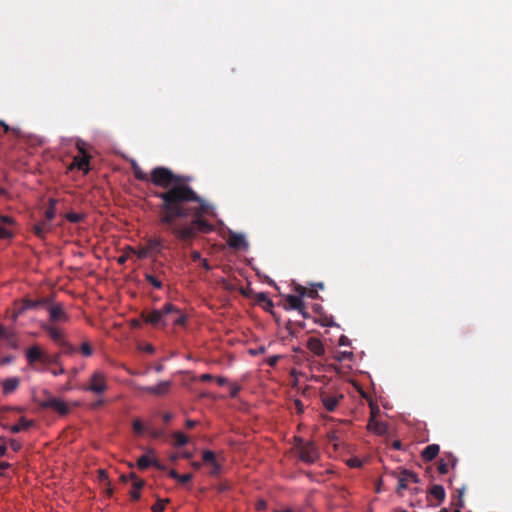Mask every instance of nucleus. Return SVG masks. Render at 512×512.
<instances>
[{
    "label": "nucleus",
    "instance_id": "72a5a7b5",
    "mask_svg": "<svg viewBox=\"0 0 512 512\" xmlns=\"http://www.w3.org/2000/svg\"><path fill=\"white\" fill-rule=\"evenodd\" d=\"M66 219L71 223H79L83 220L84 216L79 213L69 212L66 214Z\"/></svg>",
    "mask_w": 512,
    "mask_h": 512
},
{
    "label": "nucleus",
    "instance_id": "39448f33",
    "mask_svg": "<svg viewBox=\"0 0 512 512\" xmlns=\"http://www.w3.org/2000/svg\"><path fill=\"white\" fill-rule=\"evenodd\" d=\"M76 148L79 152V155L73 158L72 163L69 165L68 169H78L82 171L84 174H87L90 171V158L91 156L86 150V143L82 140H78L76 143Z\"/></svg>",
    "mask_w": 512,
    "mask_h": 512
},
{
    "label": "nucleus",
    "instance_id": "f3484780",
    "mask_svg": "<svg viewBox=\"0 0 512 512\" xmlns=\"http://www.w3.org/2000/svg\"><path fill=\"white\" fill-rule=\"evenodd\" d=\"M286 305L285 309L291 310H302L304 308V301L296 295H287L285 297Z\"/></svg>",
    "mask_w": 512,
    "mask_h": 512
},
{
    "label": "nucleus",
    "instance_id": "1a4fd4ad",
    "mask_svg": "<svg viewBox=\"0 0 512 512\" xmlns=\"http://www.w3.org/2000/svg\"><path fill=\"white\" fill-rule=\"evenodd\" d=\"M47 307L49 312V320L52 323L68 322L70 320V316L65 311L62 304H49Z\"/></svg>",
    "mask_w": 512,
    "mask_h": 512
},
{
    "label": "nucleus",
    "instance_id": "f03ea898",
    "mask_svg": "<svg viewBox=\"0 0 512 512\" xmlns=\"http://www.w3.org/2000/svg\"><path fill=\"white\" fill-rule=\"evenodd\" d=\"M176 315L173 318V324L176 326H185L187 316L177 306L172 303H166L161 309H154L149 313L143 311L141 318L143 322L152 325L156 328H165L168 326V317Z\"/></svg>",
    "mask_w": 512,
    "mask_h": 512
},
{
    "label": "nucleus",
    "instance_id": "2eb2a0df",
    "mask_svg": "<svg viewBox=\"0 0 512 512\" xmlns=\"http://www.w3.org/2000/svg\"><path fill=\"white\" fill-rule=\"evenodd\" d=\"M202 458L206 464H210L212 466V469L210 471L211 475H217L220 472L221 467L219 463L216 461L215 453L213 451H203Z\"/></svg>",
    "mask_w": 512,
    "mask_h": 512
},
{
    "label": "nucleus",
    "instance_id": "de8ad7c7",
    "mask_svg": "<svg viewBox=\"0 0 512 512\" xmlns=\"http://www.w3.org/2000/svg\"><path fill=\"white\" fill-rule=\"evenodd\" d=\"M306 297H309V298H312V299H317L319 297L318 295V291L317 289L315 288H308L307 289V293L305 294Z\"/></svg>",
    "mask_w": 512,
    "mask_h": 512
},
{
    "label": "nucleus",
    "instance_id": "0eeeda50",
    "mask_svg": "<svg viewBox=\"0 0 512 512\" xmlns=\"http://www.w3.org/2000/svg\"><path fill=\"white\" fill-rule=\"evenodd\" d=\"M344 399V395L342 393H330L328 391L320 392V401L323 407L328 412H333L339 405V403Z\"/></svg>",
    "mask_w": 512,
    "mask_h": 512
},
{
    "label": "nucleus",
    "instance_id": "58836bf2",
    "mask_svg": "<svg viewBox=\"0 0 512 512\" xmlns=\"http://www.w3.org/2000/svg\"><path fill=\"white\" fill-rule=\"evenodd\" d=\"M13 237V233L7 227L0 225V239H9Z\"/></svg>",
    "mask_w": 512,
    "mask_h": 512
},
{
    "label": "nucleus",
    "instance_id": "8fccbe9b",
    "mask_svg": "<svg viewBox=\"0 0 512 512\" xmlns=\"http://www.w3.org/2000/svg\"><path fill=\"white\" fill-rule=\"evenodd\" d=\"M0 127L4 128V132L8 133L10 131L17 132L16 129L11 128L9 125H7L3 120H0Z\"/></svg>",
    "mask_w": 512,
    "mask_h": 512
},
{
    "label": "nucleus",
    "instance_id": "ddd939ff",
    "mask_svg": "<svg viewBox=\"0 0 512 512\" xmlns=\"http://www.w3.org/2000/svg\"><path fill=\"white\" fill-rule=\"evenodd\" d=\"M171 385V381H161L156 386H147L142 388V390L150 394L162 396L169 392Z\"/></svg>",
    "mask_w": 512,
    "mask_h": 512
},
{
    "label": "nucleus",
    "instance_id": "5701e85b",
    "mask_svg": "<svg viewBox=\"0 0 512 512\" xmlns=\"http://www.w3.org/2000/svg\"><path fill=\"white\" fill-rule=\"evenodd\" d=\"M34 425L33 420H27L26 418H20L19 422L10 427L12 433H19L23 430H27Z\"/></svg>",
    "mask_w": 512,
    "mask_h": 512
},
{
    "label": "nucleus",
    "instance_id": "69168bd1",
    "mask_svg": "<svg viewBox=\"0 0 512 512\" xmlns=\"http://www.w3.org/2000/svg\"><path fill=\"white\" fill-rule=\"evenodd\" d=\"M99 476H100L101 480H107L108 479V476H107V474H106V472L104 470H100L99 471Z\"/></svg>",
    "mask_w": 512,
    "mask_h": 512
},
{
    "label": "nucleus",
    "instance_id": "f704fd0d",
    "mask_svg": "<svg viewBox=\"0 0 512 512\" xmlns=\"http://www.w3.org/2000/svg\"><path fill=\"white\" fill-rule=\"evenodd\" d=\"M129 478L134 480L132 486H133V489H135V490L139 491L145 484L144 480L137 478V476L134 473H131L129 475Z\"/></svg>",
    "mask_w": 512,
    "mask_h": 512
},
{
    "label": "nucleus",
    "instance_id": "13d9d810",
    "mask_svg": "<svg viewBox=\"0 0 512 512\" xmlns=\"http://www.w3.org/2000/svg\"><path fill=\"white\" fill-rule=\"evenodd\" d=\"M13 361V357L12 356H6L4 358L1 359L0 361V365H5V364H9Z\"/></svg>",
    "mask_w": 512,
    "mask_h": 512
},
{
    "label": "nucleus",
    "instance_id": "7c9ffc66",
    "mask_svg": "<svg viewBox=\"0 0 512 512\" xmlns=\"http://www.w3.org/2000/svg\"><path fill=\"white\" fill-rule=\"evenodd\" d=\"M79 351L84 357H90L93 354L94 350L88 341H84L81 344Z\"/></svg>",
    "mask_w": 512,
    "mask_h": 512
},
{
    "label": "nucleus",
    "instance_id": "393cba45",
    "mask_svg": "<svg viewBox=\"0 0 512 512\" xmlns=\"http://www.w3.org/2000/svg\"><path fill=\"white\" fill-rule=\"evenodd\" d=\"M256 301L258 304L262 305L266 311H271L274 307L273 301L264 292H260L256 295Z\"/></svg>",
    "mask_w": 512,
    "mask_h": 512
},
{
    "label": "nucleus",
    "instance_id": "4d7b16f0",
    "mask_svg": "<svg viewBox=\"0 0 512 512\" xmlns=\"http://www.w3.org/2000/svg\"><path fill=\"white\" fill-rule=\"evenodd\" d=\"M278 360H279V356H272L268 359L267 363L269 366L273 367L277 364Z\"/></svg>",
    "mask_w": 512,
    "mask_h": 512
},
{
    "label": "nucleus",
    "instance_id": "20e7f679",
    "mask_svg": "<svg viewBox=\"0 0 512 512\" xmlns=\"http://www.w3.org/2000/svg\"><path fill=\"white\" fill-rule=\"evenodd\" d=\"M82 390L95 395L105 393L108 390L106 374L100 370L94 371L89 377L87 384L82 387Z\"/></svg>",
    "mask_w": 512,
    "mask_h": 512
},
{
    "label": "nucleus",
    "instance_id": "774afa93",
    "mask_svg": "<svg viewBox=\"0 0 512 512\" xmlns=\"http://www.w3.org/2000/svg\"><path fill=\"white\" fill-rule=\"evenodd\" d=\"M172 419V415L170 413H166L163 415L164 422L168 423Z\"/></svg>",
    "mask_w": 512,
    "mask_h": 512
},
{
    "label": "nucleus",
    "instance_id": "c9c22d12",
    "mask_svg": "<svg viewBox=\"0 0 512 512\" xmlns=\"http://www.w3.org/2000/svg\"><path fill=\"white\" fill-rule=\"evenodd\" d=\"M61 347L64 354L73 355L76 352V348L66 340L61 344Z\"/></svg>",
    "mask_w": 512,
    "mask_h": 512
},
{
    "label": "nucleus",
    "instance_id": "5fc2aeb1",
    "mask_svg": "<svg viewBox=\"0 0 512 512\" xmlns=\"http://www.w3.org/2000/svg\"><path fill=\"white\" fill-rule=\"evenodd\" d=\"M130 496L132 498V500L134 501H138L140 499V492L138 490H135L133 489L131 492H130Z\"/></svg>",
    "mask_w": 512,
    "mask_h": 512
},
{
    "label": "nucleus",
    "instance_id": "2f4dec72",
    "mask_svg": "<svg viewBox=\"0 0 512 512\" xmlns=\"http://www.w3.org/2000/svg\"><path fill=\"white\" fill-rule=\"evenodd\" d=\"M60 363V353H56L54 355H48L45 353L43 364H59Z\"/></svg>",
    "mask_w": 512,
    "mask_h": 512
},
{
    "label": "nucleus",
    "instance_id": "37998d69",
    "mask_svg": "<svg viewBox=\"0 0 512 512\" xmlns=\"http://www.w3.org/2000/svg\"><path fill=\"white\" fill-rule=\"evenodd\" d=\"M371 413L370 419H376L378 414L380 413V409L376 404L370 403Z\"/></svg>",
    "mask_w": 512,
    "mask_h": 512
},
{
    "label": "nucleus",
    "instance_id": "49530a36",
    "mask_svg": "<svg viewBox=\"0 0 512 512\" xmlns=\"http://www.w3.org/2000/svg\"><path fill=\"white\" fill-rule=\"evenodd\" d=\"M294 406L297 414H302L304 412V404L299 399L294 400Z\"/></svg>",
    "mask_w": 512,
    "mask_h": 512
},
{
    "label": "nucleus",
    "instance_id": "c03bdc74",
    "mask_svg": "<svg viewBox=\"0 0 512 512\" xmlns=\"http://www.w3.org/2000/svg\"><path fill=\"white\" fill-rule=\"evenodd\" d=\"M192 474L188 473V474H183V475H180L179 474V477H178V482H180L181 484H186L188 482H190L192 480Z\"/></svg>",
    "mask_w": 512,
    "mask_h": 512
},
{
    "label": "nucleus",
    "instance_id": "bb28decb",
    "mask_svg": "<svg viewBox=\"0 0 512 512\" xmlns=\"http://www.w3.org/2000/svg\"><path fill=\"white\" fill-rule=\"evenodd\" d=\"M464 487L457 490V495H454L452 497V505L461 511V509L464 507Z\"/></svg>",
    "mask_w": 512,
    "mask_h": 512
},
{
    "label": "nucleus",
    "instance_id": "6ab92c4d",
    "mask_svg": "<svg viewBox=\"0 0 512 512\" xmlns=\"http://www.w3.org/2000/svg\"><path fill=\"white\" fill-rule=\"evenodd\" d=\"M20 385V379L18 377L7 378L2 383L3 393L9 395L13 393Z\"/></svg>",
    "mask_w": 512,
    "mask_h": 512
},
{
    "label": "nucleus",
    "instance_id": "79ce46f5",
    "mask_svg": "<svg viewBox=\"0 0 512 512\" xmlns=\"http://www.w3.org/2000/svg\"><path fill=\"white\" fill-rule=\"evenodd\" d=\"M0 223L3 225H13L14 219L10 216L0 214Z\"/></svg>",
    "mask_w": 512,
    "mask_h": 512
},
{
    "label": "nucleus",
    "instance_id": "423d86ee",
    "mask_svg": "<svg viewBox=\"0 0 512 512\" xmlns=\"http://www.w3.org/2000/svg\"><path fill=\"white\" fill-rule=\"evenodd\" d=\"M393 476L397 479V488L396 492L399 495H402V491L409 487L410 483H418L419 478L418 475L410 470L401 469L400 471H394Z\"/></svg>",
    "mask_w": 512,
    "mask_h": 512
},
{
    "label": "nucleus",
    "instance_id": "4be33fe9",
    "mask_svg": "<svg viewBox=\"0 0 512 512\" xmlns=\"http://www.w3.org/2000/svg\"><path fill=\"white\" fill-rule=\"evenodd\" d=\"M457 463V459L453 454L447 455V461L444 459H440L438 462L437 470L440 474H446L448 472V466L451 465L454 467Z\"/></svg>",
    "mask_w": 512,
    "mask_h": 512
},
{
    "label": "nucleus",
    "instance_id": "7ed1b4c3",
    "mask_svg": "<svg viewBox=\"0 0 512 512\" xmlns=\"http://www.w3.org/2000/svg\"><path fill=\"white\" fill-rule=\"evenodd\" d=\"M295 449L301 461L312 464L319 458L317 447L312 441H304L300 437H295Z\"/></svg>",
    "mask_w": 512,
    "mask_h": 512
},
{
    "label": "nucleus",
    "instance_id": "864d4df0",
    "mask_svg": "<svg viewBox=\"0 0 512 512\" xmlns=\"http://www.w3.org/2000/svg\"><path fill=\"white\" fill-rule=\"evenodd\" d=\"M214 379L216 380L217 384L220 385V386H224L228 383V380L227 378L225 377H222V376H218V377H214Z\"/></svg>",
    "mask_w": 512,
    "mask_h": 512
},
{
    "label": "nucleus",
    "instance_id": "ea45409f",
    "mask_svg": "<svg viewBox=\"0 0 512 512\" xmlns=\"http://www.w3.org/2000/svg\"><path fill=\"white\" fill-rule=\"evenodd\" d=\"M133 252L139 259H145L150 256L145 246L140 247L137 251L133 249Z\"/></svg>",
    "mask_w": 512,
    "mask_h": 512
},
{
    "label": "nucleus",
    "instance_id": "c85d7f7f",
    "mask_svg": "<svg viewBox=\"0 0 512 512\" xmlns=\"http://www.w3.org/2000/svg\"><path fill=\"white\" fill-rule=\"evenodd\" d=\"M50 229L49 224L47 222H42L34 225V233L38 237H44L45 233Z\"/></svg>",
    "mask_w": 512,
    "mask_h": 512
},
{
    "label": "nucleus",
    "instance_id": "e2e57ef3",
    "mask_svg": "<svg viewBox=\"0 0 512 512\" xmlns=\"http://www.w3.org/2000/svg\"><path fill=\"white\" fill-rule=\"evenodd\" d=\"M169 476H170L171 478H173V479L178 480L179 474H178V472H177L176 470H171V471L169 472Z\"/></svg>",
    "mask_w": 512,
    "mask_h": 512
},
{
    "label": "nucleus",
    "instance_id": "4c0bfd02",
    "mask_svg": "<svg viewBox=\"0 0 512 512\" xmlns=\"http://www.w3.org/2000/svg\"><path fill=\"white\" fill-rule=\"evenodd\" d=\"M168 502V500H158L153 506H152V512H163L165 508V503Z\"/></svg>",
    "mask_w": 512,
    "mask_h": 512
},
{
    "label": "nucleus",
    "instance_id": "6e6d98bb",
    "mask_svg": "<svg viewBox=\"0 0 512 512\" xmlns=\"http://www.w3.org/2000/svg\"><path fill=\"white\" fill-rule=\"evenodd\" d=\"M200 380H201L202 382L212 381V380H214V376H213V375H211V374H202V375L200 376Z\"/></svg>",
    "mask_w": 512,
    "mask_h": 512
},
{
    "label": "nucleus",
    "instance_id": "f8f14e48",
    "mask_svg": "<svg viewBox=\"0 0 512 512\" xmlns=\"http://www.w3.org/2000/svg\"><path fill=\"white\" fill-rule=\"evenodd\" d=\"M45 353L40 349L38 345L30 347L26 351V358L29 365L33 366L36 362L43 363Z\"/></svg>",
    "mask_w": 512,
    "mask_h": 512
},
{
    "label": "nucleus",
    "instance_id": "680f3d73",
    "mask_svg": "<svg viewBox=\"0 0 512 512\" xmlns=\"http://www.w3.org/2000/svg\"><path fill=\"white\" fill-rule=\"evenodd\" d=\"M201 263H202L203 268H204L206 271L211 270V266H210V264H209V262H208V260H207V259H202V260H201Z\"/></svg>",
    "mask_w": 512,
    "mask_h": 512
},
{
    "label": "nucleus",
    "instance_id": "a19ab883",
    "mask_svg": "<svg viewBox=\"0 0 512 512\" xmlns=\"http://www.w3.org/2000/svg\"><path fill=\"white\" fill-rule=\"evenodd\" d=\"M307 289L306 287L302 286V285H296L295 288H294V291L296 292V296L300 297L302 299V297H305V294L307 293Z\"/></svg>",
    "mask_w": 512,
    "mask_h": 512
},
{
    "label": "nucleus",
    "instance_id": "e433bc0d",
    "mask_svg": "<svg viewBox=\"0 0 512 512\" xmlns=\"http://www.w3.org/2000/svg\"><path fill=\"white\" fill-rule=\"evenodd\" d=\"M133 430L137 435H142L144 432V426L140 419H135L133 421Z\"/></svg>",
    "mask_w": 512,
    "mask_h": 512
},
{
    "label": "nucleus",
    "instance_id": "dca6fc26",
    "mask_svg": "<svg viewBox=\"0 0 512 512\" xmlns=\"http://www.w3.org/2000/svg\"><path fill=\"white\" fill-rule=\"evenodd\" d=\"M307 348L318 357L325 354V348L322 341L316 337H310L307 341Z\"/></svg>",
    "mask_w": 512,
    "mask_h": 512
},
{
    "label": "nucleus",
    "instance_id": "f257e3e1",
    "mask_svg": "<svg viewBox=\"0 0 512 512\" xmlns=\"http://www.w3.org/2000/svg\"><path fill=\"white\" fill-rule=\"evenodd\" d=\"M131 169L137 180L150 181L165 189L154 193L161 200L158 205L159 225L183 245H192L198 233L207 234L214 230L213 224L204 218V215L213 213V207L186 183L185 177L163 166L152 169L149 176L135 160L131 161Z\"/></svg>",
    "mask_w": 512,
    "mask_h": 512
},
{
    "label": "nucleus",
    "instance_id": "aec40b11",
    "mask_svg": "<svg viewBox=\"0 0 512 512\" xmlns=\"http://www.w3.org/2000/svg\"><path fill=\"white\" fill-rule=\"evenodd\" d=\"M150 255L160 253L163 248V241L160 238H150L144 245Z\"/></svg>",
    "mask_w": 512,
    "mask_h": 512
},
{
    "label": "nucleus",
    "instance_id": "9d476101",
    "mask_svg": "<svg viewBox=\"0 0 512 512\" xmlns=\"http://www.w3.org/2000/svg\"><path fill=\"white\" fill-rule=\"evenodd\" d=\"M228 245L236 250H245L248 248V242L244 235L231 232L227 241Z\"/></svg>",
    "mask_w": 512,
    "mask_h": 512
},
{
    "label": "nucleus",
    "instance_id": "bf43d9fd",
    "mask_svg": "<svg viewBox=\"0 0 512 512\" xmlns=\"http://www.w3.org/2000/svg\"><path fill=\"white\" fill-rule=\"evenodd\" d=\"M141 325H142L141 320H138V319H132V320H131V326H132L133 328H140V327H141Z\"/></svg>",
    "mask_w": 512,
    "mask_h": 512
},
{
    "label": "nucleus",
    "instance_id": "338daca9",
    "mask_svg": "<svg viewBox=\"0 0 512 512\" xmlns=\"http://www.w3.org/2000/svg\"><path fill=\"white\" fill-rule=\"evenodd\" d=\"M144 350L148 353H153L154 352V347L151 345V344H148L146 345V347L144 348Z\"/></svg>",
    "mask_w": 512,
    "mask_h": 512
},
{
    "label": "nucleus",
    "instance_id": "603ef678",
    "mask_svg": "<svg viewBox=\"0 0 512 512\" xmlns=\"http://www.w3.org/2000/svg\"><path fill=\"white\" fill-rule=\"evenodd\" d=\"M240 391V386L238 385H232L230 389V395L231 397H236Z\"/></svg>",
    "mask_w": 512,
    "mask_h": 512
},
{
    "label": "nucleus",
    "instance_id": "09e8293b",
    "mask_svg": "<svg viewBox=\"0 0 512 512\" xmlns=\"http://www.w3.org/2000/svg\"><path fill=\"white\" fill-rule=\"evenodd\" d=\"M347 464L350 467H360L361 466V461L358 458H351V459L348 460Z\"/></svg>",
    "mask_w": 512,
    "mask_h": 512
},
{
    "label": "nucleus",
    "instance_id": "052dcab7",
    "mask_svg": "<svg viewBox=\"0 0 512 512\" xmlns=\"http://www.w3.org/2000/svg\"><path fill=\"white\" fill-rule=\"evenodd\" d=\"M185 425L188 429H192L196 426V421L194 420H191V419H188L186 422H185Z\"/></svg>",
    "mask_w": 512,
    "mask_h": 512
},
{
    "label": "nucleus",
    "instance_id": "a211bd4d",
    "mask_svg": "<svg viewBox=\"0 0 512 512\" xmlns=\"http://www.w3.org/2000/svg\"><path fill=\"white\" fill-rule=\"evenodd\" d=\"M137 466L141 470H145L149 468L150 466H154L158 469H162V466L158 463L156 459H151L149 455L145 454L139 457L137 460Z\"/></svg>",
    "mask_w": 512,
    "mask_h": 512
},
{
    "label": "nucleus",
    "instance_id": "a878e982",
    "mask_svg": "<svg viewBox=\"0 0 512 512\" xmlns=\"http://www.w3.org/2000/svg\"><path fill=\"white\" fill-rule=\"evenodd\" d=\"M429 494L438 500V504L444 501L446 495L443 486L439 484L433 485L429 490Z\"/></svg>",
    "mask_w": 512,
    "mask_h": 512
},
{
    "label": "nucleus",
    "instance_id": "b1692460",
    "mask_svg": "<svg viewBox=\"0 0 512 512\" xmlns=\"http://www.w3.org/2000/svg\"><path fill=\"white\" fill-rule=\"evenodd\" d=\"M368 429L379 434H385L387 431V426L385 423L377 421L376 419H369Z\"/></svg>",
    "mask_w": 512,
    "mask_h": 512
},
{
    "label": "nucleus",
    "instance_id": "3c124183",
    "mask_svg": "<svg viewBox=\"0 0 512 512\" xmlns=\"http://www.w3.org/2000/svg\"><path fill=\"white\" fill-rule=\"evenodd\" d=\"M191 259L193 261H201L202 258H201V253L197 250H194L191 252Z\"/></svg>",
    "mask_w": 512,
    "mask_h": 512
},
{
    "label": "nucleus",
    "instance_id": "6e6552de",
    "mask_svg": "<svg viewBox=\"0 0 512 512\" xmlns=\"http://www.w3.org/2000/svg\"><path fill=\"white\" fill-rule=\"evenodd\" d=\"M38 404L43 409H53L57 411L60 415H66L69 412V408L67 404L55 397L48 396L47 399L38 401Z\"/></svg>",
    "mask_w": 512,
    "mask_h": 512
},
{
    "label": "nucleus",
    "instance_id": "473e14b6",
    "mask_svg": "<svg viewBox=\"0 0 512 512\" xmlns=\"http://www.w3.org/2000/svg\"><path fill=\"white\" fill-rule=\"evenodd\" d=\"M145 280L147 282H149L156 289H161L162 286H163L162 282L158 278L153 276L152 274H146L145 275Z\"/></svg>",
    "mask_w": 512,
    "mask_h": 512
},
{
    "label": "nucleus",
    "instance_id": "4468645a",
    "mask_svg": "<svg viewBox=\"0 0 512 512\" xmlns=\"http://www.w3.org/2000/svg\"><path fill=\"white\" fill-rule=\"evenodd\" d=\"M49 303H50L49 298H41V299H37V300L24 299L22 302V308L19 310L18 313H22L24 310H28V309H37L40 307H45V306H48Z\"/></svg>",
    "mask_w": 512,
    "mask_h": 512
},
{
    "label": "nucleus",
    "instance_id": "0e129e2a",
    "mask_svg": "<svg viewBox=\"0 0 512 512\" xmlns=\"http://www.w3.org/2000/svg\"><path fill=\"white\" fill-rule=\"evenodd\" d=\"M54 376L63 374L65 372L64 368L60 367L58 370H52L51 371Z\"/></svg>",
    "mask_w": 512,
    "mask_h": 512
},
{
    "label": "nucleus",
    "instance_id": "cd10ccee",
    "mask_svg": "<svg viewBox=\"0 0 512 512\" xmlns=\"http://www.w3.org/2000/svg\"><path fill=\"white\" fill-rule=\"evenodd\" d=\"M56 200L50 199L49 201V207L45 210V218L47 220V223L52 221L55 218L56 215Z\"/></svg>",
    "mask_w": 512,
    "mask_h": 512
},
{
    "label": "nucleus",
    "instance_id": "412c9836",
    "mask_svg": "<svg viewBox=\"0 0 512 512\" xmlns=\"http://www.w3.org/2000/svg\"><path fill=\"white\" fill-rule=\"evenodd\" d=\"M439 451H440L439 445L430 444L423 449L421 456L424 461H432L433 459L436 458Z\"/></svg>",
    "mask_w": 512,
    "mask_h": 512
},
{
    "label": "nucleus",
    "instance_id": "9b49d317",
    "mask_svg": "<svg viewBox=\"0 0 512 512\" xmlns=\"http://www.w3.org/2000/svg\"><path fill=\"white\" fill-rule=\"evenodd\" d=\"M42 329L50 336V338L58 345L65 341L64 334L61 329L52 324H43Z\"/></svg>",
    "mask_w": 512,
    "mask_h": 512
},
{
    "label": "nucleus",
    "instance_id": "c756f323",
    "mask_svg": "<svg viewBox=\"0 0 512 512\" xmlns=\"http://www.w3.org/2000/svg\"><path fill=\"white\" fill-rule=\"evenodd\" d=\"M173 438H174V441H175V445L176 446H184L185 444L188 443V437L183 434L182 432H175L173 434Z\"/></svg>",
    "mask_w": 512,
    "mask_h": 512
},
{
    "label": "nucleus",
    "instance_id": "a18cd8bd",
    "mask_svg": "<svg viewBox=\"0 0 512 512\" xmlns=\"http://www.w3.org/2000/svg\"><path fill=\"white\" fill-rule=\"evenodd\" d=\"M10 447L11 449L14 451V452H18L21 447H22V444L20 441L16 440V439H11L10 440Z\"/></svg>",
    "mask_w": 512,
    "mask_h": 512
}]
</instances>
